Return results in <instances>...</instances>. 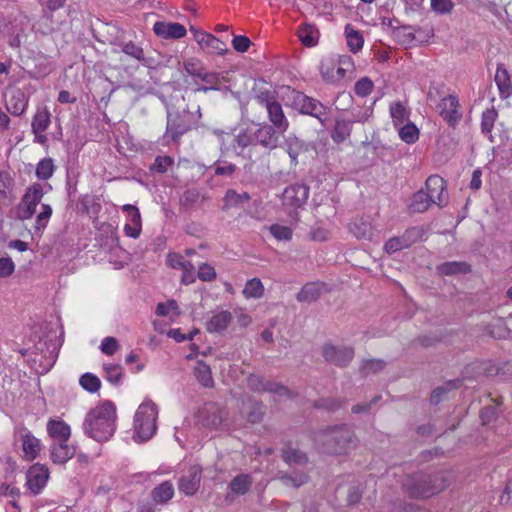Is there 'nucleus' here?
<instances>
[{
  "mask_svg": "<svg viewBox=\"0 0 512 512\" xmlns=\"http://www.w3.org/2000/svg\"><path fill=\"white\" fill-rule=\"evenodd\" d=\"M311 439L318 452L329 456H341L356 445L353 429L345 423L329 425L312 433Z\"/></svg>",
  "mask_w": 512,
  "mask_h": 512,
  "instance_id": "nucleus-1",
  "label": "nucleus"
},
{
  "mask_svg": "<svg viewBox=\"0 0 512 512\" xmlns=\"http://www.w3.org/2000/svg\"><path fill=\"white\" fill-rule=\"evenodd\" d=\"M450 480L444 471L426 473L423 471L407 474L401 485L411 499H427L439 494L450 486Z\"/></svg>",
  "mask_w": 512,
  "mask_h": 512,
  "instance_id": "nucleus-2",
  "label": "nucleus"
},
{
  "mask_svg": "<svg viewBox=\"0 0 512 512\" xmlns=\"http://www.w3.org/2000/svg\"><path fill=\"white\" fill-rule=\"evenodd\" d=\"M116 407L110 401L92 408L85 416L82 429L89 438L97 442L108 441L116 431Z\"/></svg>",
  "mask_w": 512,
  "mask_h": 512,
  "instance_id": "nucleus-3",
  "label": "nucleus"
},
{
  "mask_svg": "<svg viewBox=\"0 0 512 512\" xmlns=\"http://www.w3.org/2000/svg\"><path fill=\"white\" fill-rule=\"evenodd\" d=\"M158 407L151 400L142 402L134 415L135 437L140 441L150 440L157 431Z\"/></svg>",
  "mask_w": 512,
  "mask_h": 512,
  "instance_id": "nucleus-4",
  "label": "nucleus"
},
{
  "mask_svg": "<svg viewBox=\"0 0 512 512\" xmlns=\"http://www.w3.org/2000/svg\"><path fill=\"white\" fill-rule=\"evenodd\" d=\"M291 107L300 114L316 118L322 125L329 119L331 109L319 100L293 89L290 95Z\"/></svg>",
  "mask_w": 512,
  "mask_h": 512,
  "instance_id": "nucleus-5",
  "label": "nucleus"
},
{
  "mask_svg": "<svg viewBox=\"0 0 512 512\" xmlns=\"http://www.w3.org/2000/svg\"><path fill=\"white\" fill-rule=\"evenodd\" d=\"M248 387L255 392H269L274 393L280 397H287L294 399L297 397V393L291 391L287 386L265 379L262 376L250 374L247 377Z\"/></svg>",
  "mask_w": 512,
  "mask_h": 512,
  "instance_id": "nucleus-6",
  "label": "nucleus"
},
{
  "mask_svg": "<svg viewBox=\"0 0 512 512\" xmlns=\"http://www.w3.org/2000/svg\"><path fill=\"white\" fill-rule=\"evenodd\" d=\"M44 194V188L41 184L33 183L30 185L21 199L19 218L22 220L30 219L35 214Z\"/></svg>",
  "mask_w": 512,
  "mask_h": 512,
  "instance_id": "nucleus-7",
  "label": "nucleus"
},
{
  "mask_svg": "<svg viewBox=\"0 0 512 512\" xmlns=\"http://www.w3.org/2000/svg\"><path fill=\"white\" fill-rule=\"evenodd\" d=\"M355 351L352 347H339L331 343L322 346V356L326 362L337 367H347L353 360Z\"/></svg>",
  "mask_w": 512,
  "mask_h": 512,
  "instance_id": "nucleus-8",
  "label": "nucleus"
},
{
  "mask_svg": "<svg viewBox=\"0 0 512 512\" xmlns=\"http://www.w3.org/2000/svg\"><path fill=\"white\" fill-rule=\"evenodd\" d=\"M438 109L440 116L452 128L462 119L459 99L454 94L443 97L438 104Z\"/></svg>",
  "mask_w": 512,
  "mask_h": 512,
  "instance_id": "nucleus-9",
  "label": "nucleus"
},
{
  "mask_svg": "<svg viewBox=\"0 0 512 512\" xmlns=\"http://www.w3.org/2000/svg\"><path fill=\"white\" fill-rule=\"evenodd\" d=\"M427 193L434 204L440 208L448 203L447 182L439 175H430L425 182Z\"/></svg>",
  "mask_w": 512,
  "mask_h": 512,
  "instance_id": "nucleus-10",
  "label": "nucleus"
},
{
  "mask_svg": "<svg viewBox=\"0 0 512 512\" xmlns=\"http://www.w3.org/2000/svg\"><path fill=\"white\" fill-rule=\"evenodd\" d=\"M309 197V186L302 183L291 184L282 193V204L294 209L302 207Z\"/></svg>",
  "mask_w": 512,
  "mask_h": 512,
  "instance_id": "nucleus-11",
  "label": "nucleus"
},
{
  "mask_svg": "<svg viewBox=\"0 0 512 512\" xmlns=\"http://www.w3.org/2000/svg\"><path fill=\"white\" fill-rule=\"evenodd\" d=\"M202 469L198 465H192L178 480V489L181 493L192 496L200 488Z\"/></svg>",
  "mask_w": 512,
  "mask_h": 512,
  "instance_id": "nucleus-12",
  "label": "nucleus"
},
{
  "mask_svg": "<svg viewBox=\"0 0 512 512\" xmlns=\"http://www.w3.org/2000/svg\"><path fill=\"white\" fill-rule=\"evenodd\" d=\"M122 211L126 216L125 235L133 239L139 238L142 232V218L138 207L125 204L122 206Z\"/></svg>",
  "mask_w": 512,
  "mask_h": 512,
  "instance_id": "nucleus-13",
  "label": "nucleus"
},
{
  "mask_svg": "<svg viewBox=\"0 0 512 512\" xmlns=\"http://www.w3.org/2000/svg\"><path fill=\"white\" fill-rule=\"evenodd\" d=\"M190 32L192 33L195 41L198 43L200 48L208 54L221 55L224 51L222 48V41L214 35L201 31L194 26H190Z\"/></svg>",
  "mask_w": 512,
  "mask_h": 512,
  "instance_id": "nucleus-14",
  "label": "nucleus"
},
{
  "mask_svg": "<svg viewBox=\"0 0 512 512\" xmlns=\"http://www.w3.org/2000/svg\"><path fill=\"white\" fill-rule=\"evenodd\" d=\"M166 263L173 269L182 270L181 282L183 284L189 285L195 282V267L191 262L186 261L182 255L175 252L169 253L166 257Z\"/></svg>",
  "mask_w": 512,
  "mask_h": 512,
  "instance_id": "nucleus-15",
  "label": "nucleus"
},
{
  "mask_svg": "<svg viewBox=\"0 0 512 512\" xmlns=\"http://www.w3.org/2000/svg\"><path fill=\"white\" fill-rule=\"evenodd\" d=\"M253 484V478L250 474L240 473L229 483V493L226 494V504L233 503L239 496L247 494Z\"/></svg>",
  "mask_w": 512,
  "mask_h": 512,
  "instance_id": "nucleus-16",
  "label": "nucleus"
},
{
  "mask_svg": "<svg viewBox=\"0 0 512 512\" xmlns=\"http://www.w3.org/2000/svg\"><path fill=\"white\" fill-rule=\"evenodd\" d=\"M393 34L401 44L414 45L425 43L434 36V30H423V35L417 37L413 31V26L402 25L393 28Z\"/></svg>",
  "mask_w": 512,
  "mask_h": 512,
  "instance_id": "nucleus-17",
  "label": "nucleus"
},
{
  "mask_svg": "<svg viewBox=\"0 0 512 512\" xmlns=\"http://www.w3.org/2000/svg\"><path fill=\"white\" fill-rule=\"evenodd\" d=\"M279 133L277 128L264 124L253 132L254 143L255 145H261L266 149L273 150L278 146Z\"/></svg>",
  "mask_w": 512,
  "mask_h": 512,
  "instance_id": "nucleus-18",
  "label": "nucleus"
},
{
  "mask_svg": "<svg viewBox=\"0 0 512 512\" xmlns=\"http://www.w3.org/2000/svg\"><path fill=\"white\" fill-rule=\"evenodd\" d=\"M153 32L158 37L166 40L180 39L187 34V30L184 25L168 21L155 22L153 25Z\"/></svg>",
  "mask_w": 512,
  "mask_h": 512,
  "instance_id": "nucleus-19",
  "label": "nucleus"
},
{
  "mask_svg": "<svg viewBox=\"0 0 512 512\" xmlns=\"http://www.w3.org/2000/svg\"><path fill=\"white\" fill-rule=\"evenodd\" d=\"M49 478L48 469L36 464L26 474V485L33 494H38L45 487Z\"/></svg>",
  "mask_w": 512,
  "mask_h": 512,
  "instance_id": "nucleus-20",
  "label": "nucleus"
},
{
  "mask_svg": "<svg viewBox=\"0 0 512 512\" xmlns=\"http://www.w3.org/2000/svg\"><path fill=\"white\" fill-rule=\"evenodd\" d=\"M240 412L242 416L251 424L260 423L265 415L263 404L253 400L249 396H243L241 398Z\"/></svg>",
  "mask_w": 512,
  "mask_h": 512,
  "instance_id": "nucleus-21",
  "label": "nucleus"
},
{
  "mask_svg": "<svg viewBox=\"0 0 512 512\" xmlns=\"http://www.w3.org/2000/svg\"><path fill=\"white\" fill-rule=\"evenodd\" d=\"M6 109L14 116L22 115L28 106V97L19 88L10 89L6 94Z\"/></svg>",
  "mask_w": 512,
  "mask_h": 512,
  "instance_id": "nucleus-22",
  "label": "nucleus"
},
{
  "mask_svg": "<svg viewBox=\"0 0 512 512\" xmlns=\"http://www.w3.org/2000/svg\"><path fill=\"white\" fill-rule=\"evenodd\" d=\"M285 143L286 151L293 165L298 164L300 156L315 150V146L312 143H307L296 136H289Z\"/></svg>",
  "mask_w": 512,
  "mask_h": 512,
  "instance_id": "nucleus-23",
  "label": "nucleus"
},
{
  "mask_svg": "<svg viewBox=\"0 0 512 512\" xmlns=\"http://www.w3.org/2000/svg\"><path fill=\"white\" fill-rule=\"evenodd\" d=\"M20 441L24 458L28 461L36 459L41 451V441L26 429L21 431Z\"/></svg>",
  "mask_w": 512,
  "mask_h": 512,
  "instance_id": "nucleus-24",
  "label": "nucleus"
},
{
  "mask_svg": "<svg viewBox=\"0 0 512 512\" xmlns=\"http://www.w3.org/2000/svg\"><path fill=\"white\" fill-rule=\"evenodd\" d=\"M280 453L281 459L289 466H305L309 462L308 454L299 448L293 447L291 442L287 443Z\"/></svg>",
  "mask_w": 512,
  "mask_h": 512,
  "instance_id": "nucleus-25",
  "label": "nucleus"
},
{
  "mask_svg": "<svg viewBox=\"0 0 512 512\" xmlns=\"http://www.w3.org/2000/svg\"><path fill=\"white\" fill-rule=\"evenodd\" d=\"M265 107L267 110L268 118L272 123L271 126L277 128L280 133L285 132L289 127V122L284 114L281 104L275 100Z\"/></svg>",
  "mask_w": 512,
  "mask_h": 512,
  "instance_id": "nucleus-26",
  "label": "nucleus"
},
{
  "mask_svg": "<svg viewBox=\"0 0 512 512\" xmlns=\"http://www.w3.org/2000/svg\"><path fill=\"white\" fill-rule=\"evenodd\" d=\"M189 127L185 121L178 115L168 112L167 127L165 138H169L172 141H178V139L188 131Z\"/></svg>",
  "mask_w": 512,
  "mask_h": 512,
  "instance_id": "nucleus-27",
  "label": "nucleus"
},
{
  "mask_svg": "<svg viewBox=\"0 0 512 512\" xmlns=\"http://www.w3.org/2000/svg\"><path fill=\"white\" fill-rule=\"evenodd\" d=\"M47 433L54 442L68 441L71 436V428L63 420L50 419L47 422Z\"/></svg>",
  "mask_w": 512,
  "mask_h": 512,
  "instance_id": "nucleus-28",
  "label": "nucleus"
},
{
  "mask_svg": "<svg viewBox=\"0 0 512 512\" xmlns=\"http://www.w3.org/2000/svg\"><path fill=\"white\" fill-rule=\"evenodd\" d=\"M51 459L56 464H64L75 455V448L68 441L54 442L50 446Z\"/></svg>",
  "mask_w": 512,
  "mask_h": 512,
  "instance_id": "nucleus-29",
  "label": "nucleus"
},
{
  "mask_svg": "<svg viewBox=\"0 0 512 512\" xmlns=\"http://www.w3.org/2000/svg\"><path fill=\"white\" fill-rule=\"evenodd\" d=\"M440 276L465 275L472 271L471 265L465 261H447L436 267Z\"/></svg>",
  "mask_w": 512,
  "mask_h": 512,
  "instance_id": "nucleus-30",
  "label": "nucleus"
},
{
  "mask_svg": "<svg viewBox=\"0 0 512 512\" xmlns=\"http://www.w3.org/2000/svg\"><path fill=\"white\" fill-rule=\"evenodd\" d=\"M323 291V284L320 282L306 283L297 293L298 302L311 303L318 300Z\"/></svg>",
  "mask_w": 512,
  "mask_h": 512,
  "instance_id": "nucleus-31",
  "label": "nucleus"
},
{
  "mask_svg": "<svg viewBox=\"0 0 512 512\" xmlns=\"http://www.w3.org/2000/svg\"><path fill=\"white\" fill-rule=\"evenodd\" d=\"M495 82L502 98H508L512 94V82L503 64L497 66Z\"/></svg>",
  "mask_w": 512,
  "mask_h": 512,
  "instance_id": "nucleus-32",
  "label": "nucleus"
},
{
  "mask_svg": "<svg viewBox=\"0 0 512 512\" xmlns=\"http://www.w3.org/2000/svg\"><path fill=\"white\" fill-rule=\"evenodd\" d=\"M352 131V124L351 121L343 119V118H337L335 120L334 127L331 131V138L332 140L339 144L344 142L347 138L350 137Z\"/></svg>",
  "mask_w": 512,
  "mask_h": 512,
  "instance_id": "nucleus-33",
  "label": "nucleus"
},
{
  "mask_svg": "<svg viewBox=\"0 0 512 512\" xmlns=\"http://www.w3.org/2000/svg\"><path fill=\"white\" fill-rule=\"evenodd\" d=\"M462 381L460 379H454L447 381L443 386L436 387L430 394L429 402L431 405H438L443 401L444 397L452 390L460 387Z\"/></svg>",
  "mask_w": 512,
  "mask_h": 512,
  "instance_id": "nucleus-34",
  "label": "nucleus"
},
{
  "mask_svg": "<svg viewBox=\"0 0 512 512\" xmlns=\"http://www.w3.org/2000/svg\"><path fill=\"white\" fill-rule=\"evenodd\" d=\"M349 231L359 240H369L373 234L371 224L363 218L352 221Z\"/></svg>",
  "mask_w": 512,
  "mask_h": 512,
  "instance_id": "nucleus-35",
  "label": "nucleus"
},
{
  "mask_svg": "<svg viewBox=\"0 0 512 512\" xmlns=\"http://www.w3.org/2000/svg\"><path fill=\"white\" fill-rule=\"evenodd\" d=\"M346 403V399L335 397H322L317 400H314L312 406L317 410H325L327 412L333 413L341 409Z\"/></svg>",
  "mask_w": 512,
  "mask_h": 512,
  "instance_id": "nucleus-36",
  "label": "nucleus"
},
{
  "mask_svg": "<svg viewBox=\"0 0 512 512\" xmlns=\"http://www.w3.org/2000/svg\"><path fill=\"white\" fill-rule=\"evenodd\" d=\"M484 331L494 339H503L510 334V329L503 318L493 319L485 326Z\"/></svg>",
  "mask_w": 512,
  "mask_h": 512,
  "instance_id": "nucleus-37",
  "label": "nucleus"
},
{
  "mask_svg": "<svg viewBox=\"0 0 512 512\" xmlns=\"http://www.w3.org/2000/svg\"><path fill=\"white\" fill-rule=\"evenodd\" d=\"M250 199L251 197L248 192L238 193L234 189H228L226 190V209L231 207L244 209L248 205Z\"/></svg>",
  "mask_w": 512,
  "mask_h": 512,
  "instance_id": "nucleus-38",
  "label": "nucleus"
},
{
  "mask_svg": "<svg viewBox=\"0 0 512 512\" xmlns=\"http://www.w3.org/2000/svg\"><path fill=\"white\" fill-rule=\"evenodd\" d=\"M152 498L156 503L164 504L174 495V487L171 482L164 481L152 490Z\"/></svg>",
  "mask_w": 512,
  "mask_h": 512,
  "instance_id": "nucleus-39",
  "label": "nucleus"
},
{
  "mask_svg": "<svg viewBox=\"0 0 512 512\" xmlns=\"http://www.w3.org/2000/svg\"><path fill=\"white\" fill-rule=\"evenodd\" d=\"M345 36L351 52L357 53L362 49L364 44L363 35L358 30H355L351 24L345 26Z\"/></svg>",
  "mask_w": 512,
  "mask_h": 512,
  "instance_id": "nucleus-40",
  "label": "nucleus"
},
{
  "mask_svg": "<svg viewBox=\"0 0 512 512\" xmlns=\"http://www.w3.org/2000/svg\"><path fill=\"white\" fill-rule=\"evenodd\" d=\"M250 145L255 146L253 131L249 129H242L239 134L235 136L231 147L238 155H240L243 150Z\"/></svg>",
  "mask_w": 512,
  "mask_h": 512,
  "instance_id": "nucleus-41",
  "label": "nucleus"
},
{
  "mask_svg": "<svg viewBox=\"0 0 512 512\" xmlns=\"http://www.w3.org/2000/svg\"><path fill=\"white\" fill-rule=\"evenodd\" d=\"M51 124V114L44 108L37 110L32 119V132H45Z\"/></svg>",
  "mask_w": 512,
  "mask_h": 512,
  "instance_id": "nucleus-42",
  "label": "nucleus"
},
{
  "mask_svg": "<svg viewBox=\"0 0 512 512\" xmlns=\"http://www.w3.org/2000/svg\"><path fill=\"white\" fill-rule=\"evenodd\" d=\"M278 479L286 486H291L294 488H299L300 486L304 485L308 482V475L305 473H284L279 472L278 473Z\"/></svg>",
  "mask_w": 512,
  "mask_h": 512,
  "instance_id": "nucleus-43",
  "label": "nucleus"
},
{
  "mask_svg": "<svg viewBox=\"0 0 512 512\" xmlns=\"http://www.w3.org/2000/svg\"><path fill=\"white\" fill-rule=\"evenodd\" d=\"M433 203L427 191L419 190L412 198L411 208L414 212L423 213L428 210Z\"/></svg>",
  "mask_w": 512,
  "mask_h": 512,
  "instance_id": "nucleus-44",
  "label": "nucleus"
},
{
  "mask_svg": "<svg viewBox=\"0 0 512 512\" xmlns=\"http://www.w3.org/2000/svg\"><path fill=\"white\" fill-rule=\"evenodd\" d=\"M385 367L386 362L383 359H366L363 361V364L360 367L359 372L363 377H367L370 374H376L384 370Z\"/></svg>",
  "mask_w": 512,
  "mask_h": 512,
  "instance_id": "nucleus-45",
  "label": "nucleus"
},
{
  "mask_svg": "<svg viewBox=\"0 0 512 512\" xmlns=\"http://www.w3.org/2000/svg\"><path fill=\"white\" fill-rule=\"evenodd\" d=\"M234 319L241 330H244L252 322L251 316L245 313L243 309L234 310V315L226 311V328L229 324H233Z\"/></svg>",
  "mask_w": 512,
  "mask_h": 512,
  "instance_id": "nucleus-46",
  "label": "nucleus"
},
{
  "mask_svg": "<svg viewBox=\"0 0 512 512\" xmlns=\"http://www.w3.org/2000/svg\"><path fill=\"white\" fill-rule=\"evenodd\" d=\"M317 33L318 31L315 28V26L310 24H304L300 26L298 30V36L300 41L302 42L303 45L308 47L316 45L317 38L315 37V34Z\"/></svg>",
  "mask_w": 512,
  "mask_h": 512,
  "instance_id": "nucleus-47",
  "label": "nucleus"
},
{
  "mask_svg": "<svg viewBox=\"0 0 512 512\" xmlns=\"http://www.w3.org/2000/svg\"><path fill=\"white\" fill-rule=\"evenodd\" d=\"M122 52L125 55L141 62L143 65L150 66L149 59L144 57L143 49L133 42L124 43L122 45Z\"/></svg>",
  "mask_w": 512,
  "mask_h": 512,
  "instance_id": "nucleus-48",
  "label": "nucleus"
},
{
  "mask_svg": "<svg viewBox=\"0 0 512 512\" xmlns=\"http://www.w3.org/2000/svg\"><path fill=\"white\" fill-rule=\"evenodd\" d=\"M54 170V161L52 158L48 157L38 162L35 174L39 180H48L53 176Z\"/></svg>",
  "mask_w": 512,
  "mask_h": 512,
  "instance_id": "nucleus-49",
  "label": "nucleus"
},
{
  "mask_svg": "<svg viewBox=\"0 0 512 512\" xmlns=\"http://www.w3.org/2000/svg\"><path fill=\"white\" fill-rule=\"evenodd\" d=\"M52 207L49 204H42L41 211L36 216L35 225H34V233L41 234L42 231L46 228L51 216H52Z\"/></svg>",
  "mask_w": 512,
  "mask_h": 512,
  "instance_id": "nucleus-50",
  "label": "nucleus"
},
{
  "mask_svg": "<svg viewBox=\"0 0 512 512\" xmlns=\"http://www.w3.org/2000/svg\"><path fill=\"white\" fill-rule=\"evenodd\" d=\"M156 314L162 317H170L174 321L180 314L179 306L175 300H169L165 303H158L156 307Z\"/></svg>",
  "mask_w": 512,
  "mask_h": 512,
  "instance_id": "nucleus-51",
  "label": "nucleus"
},
{
  "mask_svg": "<svg viewBox=\"0 0 512 512\" xmlns=\"http://www.w3.org/2000/svg\"><path fill=\"white\" fill-rule=\"evenodd\" d=\"M194 374L199 382L205 387H210L213 384L210 367L203 361H198L194 367Z\"/></svg>",
  "mask_w": 512,
  "mask_h": 512,
  "instance_id": "nucleus-52",
  "label": "nucleus"
},
{
  "mask_svg": "<svg viewBox=\"0 0 512 512\" xmlns=\"http://www.w3.org/2000/svg\"><path fill=\"white\" fill-rule=\"evenodd\" d=\"M498 118V112L495 109V107H491L486 109L482 113L481 117V131L484 134H490L492 132V129L494 127L495 121Z\"/></svg>",
  "mask_w": 512,
  "mask_h": 512,
  "instance_id": "nucleus-53",
  "label": "nucleus"
},
{
  "mask_svg": "<svg viewBox=\"0 0 512 512\" xmlns=\"http://www.w3.org/2000/svg\"><path fill=\"white\" fill-rule=\"evenodd\" d=\"M263 292V284L258 278L248 280L242 291L246 298H260Z\"/></svg>",
  "mask_w": 512,
  "mask_h": 512,
  "instance_id": "nucleus-54",
  "label": "nucleus"
},
{
  "mask_svg": "<svg viewBox=\"0 0 512 512\" xmlns=\"http://www.w3.org/2000/svg\"><path fill=\"white\" fill-rule=\"evenodd\" d=\"M399 136L405 143L413 144L419 138V129L415 124L409 122L399 129Z\"/></svg>",
  "mask_w": 512,
  "mask_h": 512,
  "instance_id": "nucleus-55",
  "label": "nucleus"
},
{
  "mask_svg": "<svg viewBox=\"0 0 512 512\" xmlns=\"http://www.w3.org/2000/svg\"><path fill=\"white\" fill-rule=\"evenodd\" d=\"M79 383L84 390L90 393L97 392L101 387L100 379L96 375L88 372L80 377Z\"/></svg>",
  "mask_w": 512,
  "mask_h": 512,
  "instance_id": "nucleus-56",
  "label": "nucleus"
},
{
  "mask_svg": "<svg viewBox=\"0 0 512 512\" xmlns=\"http://www.w3.org/2000/svg\"><path fill=\"white\" fill-rule=\"evenodd\" d=\"M104 370V378L112 383V384H119L122 379V367L117 364H104L103 365Z\"/></svg>",
  "mask_w": 512,
  "mask_h": 512,
  "instance_id": "nucleus-57",
  "label": "nucleus"
},
{
  "mask_svg": "<svg viewBox=\"0 0 512 512\" xmlns=\"http://www.w3.org/2000/svg\"><path fill=\"white\" fill-rule=\"evenodd\" d=\"M252 94L258 103L264 106L276 100L275 92L269 89H262L257 84L252 88Z\"/></svg>",
  "mask_w": 512,
  "mask_h": 512,
  "instance_id": "nucleus-58",
  "label": "nucleus"
},
{
  "mask_svg": "<svg viewBox=\"0 0 512 512\" xmlns=\"http://www.w3.org/2000/svg\"><path fill=\"white\" fill-rule=\"evenodd\" d=\"M475 369L487 377L498 376V362L492 360L477 361L474 364Z\"/></svg>",
  "mask_w": 512,
  "mask_h": 512,
  "instance_id": "nucleus-59",
  "label": "nucleus"
},
{
  "mask_svg": "<svg viewBox=\"0 0 512 512\" xmlns=\"http://www.w3.org/2000/svg\"><path fill=\"white\" fill-rule=\"evenodd\" d=\"M183 68L186 71L187 74L200 78V76L203 74L205 68L202 64V62L197 58H189L183 62Z\"/></svg>",
  "mask_w": 512,
  "mask_h": 512,
  "instance_id": "nucleus-60",
  "label": "nucleus"
},
{
  "mask_svg": "<svg viewBox=\"0 0 512 512\" xmlns=\"http://www.w3.org/2000/svg\"><path fill=\"white\" fill-rule=\"evenodd\" d=\"M335 66H336V63L333 59H329V60L323 61L321 63L320 73H321L323 80L326 83H329V84L336 83L335 74H334Z\"/></svg>",
  "mask_w": 512,
  "mask_h": 512,
  "instance_id": "nucleus-61",
  "label": "nucleus"
},
{
  "mask_svg": "<svg viewBox=\"0 0 512 512\" xmlns=\"http://www.w3.org/2000/svg\"><path fill=\"white\" fill-rule=\"evenodd\" d=\"M390 114L395 125L403 124L409 117V112L401 102H397L390 107Z\"/></svg>",
  "mask_w": 512,
  "mask_h": 512,
  "instance_id": "nucleus-62",
  "label": "nucleus"
},
{
  "mask_svg": "<svg viewBox=\"0 0 512 512\" xmlns=\"http://www.w3.org/2000/svg\"><path fill=\"white\" fill-rule=\"evenodd\" d=\"M270 232L279 241H289L293 235V231L290 227L279 224L271 225Z\"/></svg>",
  "mask_w": 512,
  "mask_h": 512,
  "instance_id": "nucleus-63",
  "label": "nucleus"
},
{
  "mask_svg": "<svg viewBox=\"0 0 512 512\" xmlns=\"http://www.w3.org/2000/svg\"><path fill=\"white\" fill-rule=\"evenodd\" d=\"M423 235L424 229L422 227H410L405 230V232L402 234V237L405 239V243H407L409 248L414 243L420 241Z\"/></svg>",
  "mask_w": 512,
  "mask_h": 512,
  "instance_id": "nucleus-64",
  "label": "nucleus"
}]
</instances>
